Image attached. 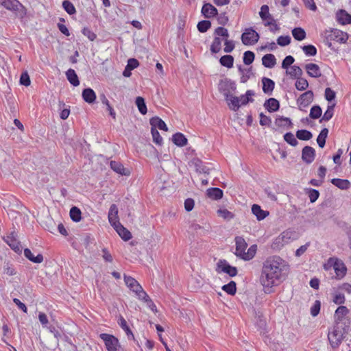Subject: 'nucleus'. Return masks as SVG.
Returning <instances> with one entry per match:
<instances>
[{"mask_svg": "<svg viewBox=\"0 0 351 351\" xmlns=\"http://www.w3.org/2000/svg\"><path fill=\"white\" fill-rule=\"evenodd\" d=\"M289 270V266L280 256H273L265 261L262 269L260 282L266 293L272 292V287L283 281Z\"/></svg>", "mask_w": 351, "mask_h": 351, "instance_id": "nucleus-1", "label": "nucleus"}, {"mask_svg": "<svg viewBox=\"0 0 351 351\" xmlns=\"http://www.w3.org/2000/svg\"><path fill=\"white\" fill-rule=\"evenodd\" d=\"M348 38V34L337 29H333L326 32L324 39L325 44L330 49H333L332 41H336L340 43H346Z\"/></svg>", "mask_w": 351, "mask_h": 351, "instance_id": "nucleus-2", "label": "nucleus"}, {"mask_svg": "<svg viewBox=\"0 0 351 351\" xmlns=\"http://www.w3.org/2000/svg\"><path fill=\"white\" fill-rule=\"evenodd\" d=\"M218 88L220 93H223L226 101L229 100L230 95L237 89V84L234 81L229 78L220 80Z\"/></svg>", "mask_w": 351, "mask_h": 351, "instance_id": "nucleus-3", "label": "nucleus"}, {"mask_svg": "<svg viewBox=\"0 0 351 351\" xmlns=\"http://www.w3.org/2000/svg\"><path fill=\"white\" fill-rule=\"evenodd\" d=\"M349 313L348 308L345 306H339L335 311L334 315L335 323L337 325L343 324L344 325L342 330L344 332L348 330L350 322L348 319H346L345 317Z\"/></svg>", "mask_w": 351, "mask_h": 351, "instance_id": "nucleus-4", "label": "nucleus"}, {"mask_svg": "<svg viewBox=\"0 0 351 351\" xmlns=\"http://www.w3.org/2000/svg\"><path fill=\"white\" fill-rule=\"evenodd\" d=\"M0 4L8 10L16 12L19 18H23L26 14L24 7L17 0H0Z\"/></svg>", "mask_w": 351, "mask_h": 351, "instance_id": "nucleus-5", "label": "nucleus"}, {"mask_svg": "<svg viewBox=\"0 0 351 351\" xmlns=\"http://www.w3.org/2000/svg\"><path fill=\"white\" fill-rule=\"evenodd\" d=\"M348 332L339 329V325L335 324L333 330L328 335V339L332 348H337L343 339V334Z\"/></svg>", "mask_w": 351, "mask_h": 351, "instance_id": "nucleus-6", "label": "nucleus"}, {"mask_svg": "<svg viewBox=\"0 0 351 351\" xmlns=\"http://www.w3.org/2000/svg\"><path fill=\"white\" fill-rule=\"evenodd\" d=\"M99 337L105 343L108 351H118L121 348L119 339L112 335L101 333Z\"/></svg>", "mask_w": 351, "mask_h": 351, "instance_id": "nucleus-7", "label": "nucleus"}, {"mask_svg": "<svg viewBox=\"0 0 351 351\" xmlns=\"http://www.w3.org/2000/svg\"><path fill=\"white\" fill-rule=\"evenodd\" d=\"M215 271L218 274L225 273L230 277H234L237 274V269L236 267L230 265L225 259H220L217 263Z\"/></svg>", "mask_w": 351, "mask_h": 351, "instance_id": "nucleus-8", "label": "nucleus"}, {"mask_svg": "<svg viewBox=\"0 0 351 351\" xmlns=\"http://www.w3.org/2000/svg\"><path fill=\"white\" fill-rule=\"evenodd\" d=\"M328 264L333 267L337 278H342L346 274L347 268L343 261L337 258L331 257L328 260Z\"/></svg>", "mask_w": 351, "mask_h": 351, "instance_id": "nucleus-9", "label": "nucleus"}, {"mask_svg": "<svg viewBox=\"0 0 351 351\" xmlns=\"http://www.w3.org/2000/svg\"><path fill=\"white\" fill-rule=\"evenodd\" d=\"M259 34L252 28L246 29L241 35V40L245 45L256 44L259 40Z\"/></svg>", "mask_w": 351, "mask_h": 351, "instance_id": "nucleus-10", "label": "nucleus"}, {"mask_svg": "<svg viewBox=\"0 0 351 351\" xmlns=\"http://www.w3.org/2000/svg\"><path fill=\"white\" fill-rule=\"evenodd\" d=\"M5 241L16 253H21L22 252V247L20 242L16 239V234L15 232H12L7 236L6 239H5Z\"/></svg>", "mask_w": 351, "mask_h": 351, "instance_id": "nucleus-11", "label": "nucleus"}, {"mask_svg": "<svg viewBox=\"0 0 351 351\" xmlns=\"http://www.w3.org/2000/svg\"><path fill=\"white\" fill-rule=\"evenodd\" d=\"M314 94L312 90H307L302 93L297 99V104L300 106L307 107L313 101Z\"/></svg>", "mask_w": 351, "mask_h": 351, "instance_id": "nucleus-12", "label": "nucleus"}, {"mask_svg": "<svg viewBox=\"0 0 351 351\" xmlns=\"http://www.w3.org/2000/svg\"><path fill=\"white\" fill-rule=\"evenodd\" d=\"M315 156V150L311 146H305L302 150V159L306 164L313 162Z\"/></svg>", "mask_w": 351, "mask_h": 351, "instance_id": "nucleus-13", "label": "nucleus"}, {"mask_svg": "<svg viewBox=\"0 0 351 351\" xmlns=\"http://www.w3.org/2000/svg\"><path fill=\"white\" fill-rule=\"evenodd\" d=\"M234 240L236 243V252L234 254L237 257L241 258L243 253L245 252L247 244L241 237H236Z\"/></svg>", "mask_w": 351, "mask_h": 351, "instance_id": "nucleus-14", "label": "nucleus"}, {"mask_svg": "<svg viewBox=\"0 0 351 351\" xmlns=\"http://www.w3.org/2000/svg\"><path fill=\"white\" fill-rule=\"evenodd\" d=\"M202 14L205 18L210 19L218 15L217 9L209 3H205L202 8Z\"/></svg>", "mask_w": 351, "mask_h": 351, "instance_id": "nucleus-15", "label": "nucleus"}, {"mask_svg": "<svg viewBox=\"0 0 351 351\" xmlns=\"http://www.w3.org/2000/svg\"><path fill=\"white\" fill-rule=\"evenodd\" d=\"M289 234V233L286 232H283L282 234H280L273 242L272 247L274 249H280L284 246V245L289 243L290 239Z\"/></svg>", "mask_w": 351, "mask_h": 351, "instance_id": "nucleus-16", "label": "nucleus"}, {"mask_svg": "<svg viewBox=\"0 0 351 351\" xmlns=\"http://www.w3.org/2000/svg\"><path fill=\"white\" fill-rule=\"evenodd\" d=\"M192 165L195 167V171L199 173L208 175L210 169L204 164V162L198 158H195L191 160Z\"/></svg>", "mask_w": 351, "mask_h": 351, "instance_id": "nucleus-17", "label": "nucleus"}, {"mask_svg": "<svg viewBox=\"0 0 351 351\" xmlns=\"http://www.w3.org/2000/svg\"><path fill=\"white\" fill-rule=\"evenodd\" d=\"M336 19L339 23L345 25L351 24V14L345 10L341 9L336 13Z\"/></svg>", "mask_w": 351, "mask_h": 351, "instance_id": "nucleus-18", "label": "nucleus"}, {"mask_svg": "<svg viewBox=\"0 0 351 351\" xmlns=\"http://www.w3.org/2000/svg\"><path fill=\"white\" fill-rule=\"evenodd\" d=\"M308 75L312 77L317 78L322 75L319 66L315 63H308L305 65Z\"/></svg>", "mask_w": 351, "mask_h": 351, "instance_id": "nucleus-19", "label": "nucleus"}, {"mask_svg": "<svg viewBox=\"0 0 351 351\" xmlns=\"http://www.w3.org/2000/svg\"><path fill=\"white\" fill-rule=\"evenodd\" d=\"M110 165L111 169L119 174L122 176H129L130 174V171L128 169L125 168L119 162L112 160Z\"/></svg>", "mask_w": 351, "mask_h": 351, "instance_id": "nucleus-20", "label": "nucleus"}, {"mask_svg": "<svg viewBox=\"0 0 351 351\" xmlns=\"http://www.w3.org/2000/svg\"><path fill=\"white\" fill-rule=\"evenodd\" d=\"M108 220L112 227L119 223L118 218V208L115 204H112L108 212Z\"/></svg>", "mask_w": 351, "mask_h": 351, "instance_id": "nucleus-21", "label": "nucleus"}, {"mask_svg": "<svg viewBox=\"0 0 351 351\" xmlns=\"http://www.w3.org/2000/svg\"><path fill=\"white\" fill-rule=\"evenodd\" d=\"M149 123L152 126V129H156L158 128L160 130L167 131L168 128L165 123L164 121H162L160 118L158 117H154L149 119Z\"/></svg>", "mask_w": 351, "mask_h": 351, "instance_id": "nucleus-22", "label": "nucleus"}, {"mask_svg": "<svg viewBox=\"0 0 351 351\" xmlns=\"http://www.w3.org/2000/svg\"><path fill=\"white\" fill-rule=\"evenodd\" d=\"M237 67L239 73L241 75L240 82L241 83L247 82V80L250 79L251 76L253 75L252 66L250 68H243L241 65H238Z\"/></svg>", "mask_w": 351, "mask_h": 351, "instance_id": "nucleus-23", "label": "nucleus"}, {"mask_svg": "<svg viewBox=\"0 0 351 351\" xmlns=\"http://www.w3.org/2000/svg\"><path fill=\"white\" fill-rule=\"evenodd\" d=\"M121 239L124 241H129L132 238L131 232L123 227L120 223L113 227Z\"/></svg>", "mask_w": 351, "mask_h": 351, "instance_id": "nucleus-24", "label": "nucleus"}, {"mask_svg": "<svg viewBox=\"0 0 351 351\" xmlns=\"http://www.w3.org/2000/svg\"><path fill=\"white\" fill-rule=\"evenodd\" d=\"M263 106L269 112H276L280 108V103L275 98L267 99Z\"/></svg>", "mask_w": 351, "mask_h": 351, "instance_id": "nucleus-25", "label": "nucleus"}, {"mask_svg": "<svg viewBox=\"0 0 351 351\" xmlns=\"http://www.w3.org/2000/svg\"><path fill=\"white\" fill-rule=\"evenodd\" d=\"M263 91L267 95H271L274 89V82L266 77L262 78Z\"/></svg>", "mask_w": 351, "mask_h": 351, "instance_id": "nucleus-26", "label": "nucleus"}, {"mask_svg": "<svg viewBox=\"0 0 351 351\" xmlns=\"http://www.w3.org/2000/svg\"><path fill=\"white\" fill-rule=\"evenodd\" d=\"M275 124L278 128H283L286 129H290L293 127V123L291 120L288 117L283 116H279L276 119Z\"/></svg>", "mask_w": 351, "mask_h": 351, "instance_id": "nucleus-27", "label": "nucleus"}, {"mask_svg": "<svg viewBox=\"0 0 351 351\" xmlns=\"http://www.w3.org/2000/svg\"><path fill=\"white\" fill-rule=\"evenodd\" d=\"M223 192L221 189L217 187H212L206 190V195L213 199L219 200L223 197Z\"/></svg>", "mask_w": 351, "mask_h": 351, "instance_id": "nucleus-28", "label": "nucleus"}, {"mask_svg": "<svg viewBox=\"0 0 351 351\" xmlns=\"http://www.w3.org/2000/svg\"><path fill=\"white\" fill-rule=\"evenodd\" d=\"M124 281L126 285L134 292L138 291L139 289H141V285L136 280L131 276L124 275Z\"/></svg>", "mask_w": 351, "mask_h": 351, "instance_id": "nucleus-29", "label": "nucleus"}, {"mask_svg": "<svg viewBox=\"0 0 351 351\" xmlns=\"http://www.w3.org/2000/svg\"><path fill=\"white\" fill-rule=\"evenodd\" d=\"M82 96L83 99L88 104H93L96 99V94L90 88H84L82 91Z\"/></svg>", "mask_w": 351, "mask_h": 351, "instance_id": "nucleus-30", "label": "nucleus"}, {"mask_svg": "<svg viewBox=\"0 0 351 351\" xmlns=\"http://www.w3.org/2000/svg\"><path fill=\"white\" fill-rule=\"evenodd\" d=\"M252 212L256 217L258 221L264 219L268 215L269 212L261 209L258 204H253L252 206Z\"/></svg>", "mask_w": 351, "mask_h": 351, "instance_id": "nucleus-31", "label": "nucleus"}, {"mask_svg": "<svg viewBox=\"0 0 351 351\" xmlns=\"http://www.w3.org/2000/svg\"><path fill=\"white\" fill-rule=\"evenodd\" d=\"M173 143L178 147H184L187 144V138L180 132L174 134L172 136Z\"/></svg>", "mask_w": 351, "mask_h": 351, "instance_id": "nucleus-32", "label": "nucleus"}, {"mask_svg": "<svg viewBox=\"0 0 351 351\" xmlns=\"http://www.w3.org/2000/svg\"><path fill=\"white\" fill-rule=\"evenodd\" d=\"M276 60L274 55L268 53L262 58V64L265 67L272 68L275 66Z\"/></svg>", "mask_w": 351, "mask_h": 351, "instance_id": "nucleus-33", "label": "nucleus"}, {"mask_svg": "<svg viewBox=\"0 0 351 351\" xmlns=\"http://www.w3.org/2000/svg\"><path fill=\"white\" fill-rule=\"evenodd\" d=\"M24 255L28 260L34 263H41L43 261V256L41 254H38L36 256H34L31 250L28 248L24 250Z\"/></svg>", "mask_w": 351, "mask_h": 351, "instance_id": "nucleus-34", "label": "nucleus"}, {"mask_svg": "<svg viewBox=\"0 0 351 351\" xmlns=\"http://www.w3.org/2000/svg\"><path fill=\"white\" fill-rule=\"evenodd\" d=\"M66 76L68 81L74 86L80 84V80L75 70L69 69L66 71Z\"/></svg>", "mask_w": 351, "mask_h": 351, "instance_id": "nucleus-35", "label": "nucleus"}, {"mask_svg": "<svg viewBox=\"0 0 351 351\" xmlns=\"http://www.w3.org/2000/svg\"><path fill=\"white\" fill-rule=\"evenodd\" d=\"M331 183L342 190H346L349 189L350 186V183L348 180H343L339 178L332 179Z\"/></svg>", "mask_w": 351, "mask_h": 351, "instance_id": "nucleus-36", "label": "nucleus"}, {"mask_svg": "<svg viewBox=\"0 0 351 351\" xmlns=\"http://www.w3.org/2000/svg\"><path fill=\"white\" fill-rule=\"evenodd\" d=\"M293 38L298 41L303 40L306 38V34L305 30L302 27H295L291 31Z\"/></svg>", "mask_w": 351, "mask_h": 351, "instance_id": "nucleus-37", "label": "nucleus"}, {"mask_svg": "<svg viewBox=\"0 0 351 351\" xmlns=\"http://www.w3.org/2000/svg\"><path fill=\"white\" fill-rule=\"evenodd\" d=\"M219 62L223 66L230 69L233 66L234 58L231 55H224L220 58Z\"/></svg>", "mask_w": 351, "mask_h": 351, "instance_id": "nucleus-38", "label": "nucleus"}, {"mask_svg": "<svg viewBox=\"0 0 351 351\" xmlns=\"http://www.w3.org/2000/svg\"><path fill=\"white\" fill-rule=\"evenodd\" d=\"M286 73L287 75H289L292 78L295 79L302 77L303 74V71L301 69V68L296 65L291 66L290 70H287Z\"/></svg>", "mask_w": 351, "mask_h": 351, "instance_id": "nucleus-39", "label": "nucleus"}, {"mask_svg": "<svg viewBox=\"0 0 351 351\" xmlns=\"http://www.w3.org/2000/svg\"><path fill=\"white\" fill-rule=\"evenodd\" d=\"M228 101V105L230 108L234 111H237L240 108L239 104V97L233 96L232 94L230 95L229 100Z\"/></svg>", "mask_w": 351, "mask_h": 351, "instance_id": "nucleus-40", "label": "nucleus"}, {"mask_svg": "<svg viewBox=\"0 0 351 351\" xmlns=\"http://www.w3.org/2000/svg\"><path fill=\"white\" fill-rule=\"evenodd\" d=\"M328 134V130L326 128H323L317 138V143L321 148H323L325 146Z\"/></svg>", "mask_w": 351, "mask_h": 351, "instance_id": "nucleus-41", "label": "nucleus"}, {"mask_svg": "<svg viewBox=\"0 0 351 351\" xmlns=\"http://www.w3.org/2000/svg\"><path fill=\"white\" fill-rule=\"evenodd\" d=\"M254 95L253 90H248L246 91L245 95H241L239 97V103L241 102V105H246L249 102H252L254 99L251 97Z\"/></svg>", "mask_w": 351, "mask_h": 351, "instance_id": "nucleus-42", "label": "nucleus"}, {"mask_svg": "<svg viewBox=\"0 0 351 351\" xmlns=\"http://www.w3.org/2000/svg\"><path fill=\"white\" fill-rule=\"evenodd\" d=\"M256 245H252L250 247L247 252L243 253L241 259L244 261H250L254 258L256 252Z\"/></svg>", "mask_w": 351, "mask_h": 351, "instance_id": "nucleus-43", "label": "nucleus"}, {"mask_svg": "<svg viewBox=\"0 0 351 351\" xmlns=\"http://www.w3.org/2000/svg\"><path fill=\"white\" fill-rule=\"evenodd\" d=\"M222 290L230 295H235L237 292V285L234 281H230L229 283L222 287Z\"/></svg>", "mask_w": 351, "mask_h": 351, "instance_id": "nucleus-44", "label": "nucleus"}, {"mask_svg": "<svg viewBox=\"0 0 351 351\" xmlns=\"http://www.w3.org/2000/svg\"><path fill=\"white\" fill-rule=\"evenodd\" d=\"M296 137L302 141H308L313 137V134L307 130H299L296 132Z\"/></svg>", "mask_w": 351, "mask_h": 351, "instance_id": "nucleus-45", "label": "nucleus"}, {"mask_svg": "<svg viewBox=\"0 0 351 351\" xmlns=\"http://www.w3.org/2000/svg\"><path fill=\"white\" fill-rule=\"evenodd\" d=\"M335 107V103L331 105L328 106L326 111L324 112L322 118L319 120L320 123L322 121H328L329 120H330L332 119L333 114H334Z\"/></svg>", "mask_w": 351, "mask_h": 351, "instance_id": "nucleus-46", "label": "nucleus"}, {"mask_svg": "<svg viewBox=\"0 0 351 351\" xmlns=\"http://www.w3.org/2000/svg\"><path fill=\"white\" fill-rule=\"evenodd\" d=\"M135 104L138 107L139 112L142 114H145L147 112V106L145 99L142 97H137L136 98Z\"/></svg>", "mask_w": 351, "mask_h": 351, "instance_id": "nucleus-47", "label": "nucleus"}, {"mask_svg": "<svg viewBox=\"0 0 351 351\" xmlns=\"http://www.w3.org/2000/svg\"><path fill=\"white\" fill-rule=\"evenodd\" d=\"M71 219L75 222H79L82 217V212L80 208L76 206H73L70 210Z\"/></svg>", "mask_w": 351, "mask_h": 351, "instance_id": "nucleus-48", "label": "nucleus"}, {"mask_svg": "<svg viewBox=\"0 0 351 351\" xmlns=\"http://www.w3.org/2000/svg\"><path fill=\"white\" fill-rule=\"evenodd\" d=\"M296 80L295 86L297 90L302 91L305 90L308 87V82L306 79L300 77Z\"/></svg>", "mask_w": 351, "mask_h": 351, "instance_id": "nucleus-49", "label": "nucleus"}, {"mask_svg": "<svg viewBox=\"0 0 351 351\" xmlns=\"http://www.w3.org/2000/svg\"><path fill=\"white\" fill-rule=\"evenodd\" d=\"M322 113V110L319 105H315L312 106L310 110L309 117L311 119H319Z\"/></svg>", "mask_w": 351, "mask_h": 351, "instance_id": "nucleus-50", "label": "nucleus"}, {"mask_svg": "<svg viewBox=\"0 0 351 351\" xmlns=\"http://www.w3.org/2000/svg\"><path fill=\"white\" fill-rule=\"evenodd\" d=\"M221 48V41L219 37L215 36L213 43L210 45V51L213 53H217L220 51Z\"/></svg>", "mask_w": 351, "mask_h": 351, "instance_id": "nucleus-51", "label": "nucleus"}, {"mask_svg": "<svg viewBox=\"0 0 351 351\" xmlns=\"http://www.w3.org/2000/svg\"><path fill=\"white\" fill-rule=\"evenodd\" d=\"M119 324H120V326L121 327V328L123 330H124V331L125 332L128 339H131V338L134 339L132 332L131 331L130 328H129V326L127 324V322L122 317L120 318Z\"/></svg>", "mask_w": 351, "mask_h": 351, "instance_id": "nucleus-52", "label": "nucleus"}, {"mask_svg": "<svg viewBox=\"0 0 351 351\" xmlns=\"http://www.w3.org/2000/svg\"><path fill=\"white\" fill-rule=\"evenodd\" d=\"M255 58V54L253 51H246L243 53V61L246 65L251 64Z\"/></svg>", "mask_w": 351, "mask_h": 351, "instance_id": "nucleus-53", "label": "nucleus"}, {"mask_svg": "<svg viewBox=\"0 0 351 351\" xmlns=\"http://www.w3.org/2000/svg\"><path fill=\"white\" fill-rule=\"evenodd\" d=\"M62 7L64 10L69 14L72 15L75 14L76 10L73 4L69 0H64L62 2Z\"/></svg>", "mask_w": 351, "mask_h": 351, "instance_id": "nucleus-54", "label": "nucleus"}, {"mask_svg": "<svg viewBox=\"0 0 351 351\" xmlns=\"http://www.w3.org/2000/svg\"><path fill=\"white\" fill-rule=\"evenodd\" d=\"M211 27V23L208 20H203L197 23V27L199 32L204 33Z\"/></svg>", "mask_w": 351, "mask_h": 351, "instance_id": "nucleus-55", "label": "nucleus"}, {"mask_svg": "<svg viewBox=\"0 0 351 351\" xmlns=\"http://www.w3.org/2000/svg\"><path fill=\"white\" fill-rule=\"evenodd\" d=\"M260 17L263 20L267 19H272L273 17L269 12V7L267 5H263L261 8V11L259 12Z\"/></svg>", "mask_w": 351, "mask_h": 351, "instance_id": "nucleus-56", "label": "nucleus"}, {"mask_svg": "<svg viewBox=\"0 0 351 351\" xmlns=\"http://www.w3.org/2000/svg\"><path fill=\"white\" fill-rule=\"evenodd\" d=\"M302 49L306 56H315L317 54V49L313 45H304Z\"/></svg>", "mask_w": 351, "mask_h": 351, "instance_id": "nucleus-57", "label": "nucleus"}, {"mask_svg": "<svg viewBox=\"0 0 351 351\" xmlns=\"http://www.w3.org/2000/svg\"><path fill=\"white\" fill-rule=\"evenodd\" d=\"M284 139L287 143H289L291 146L295 147L298 144L297 139L295 138L294 135L291 132H287L284 135Z\"/></svg>", "mask_w": 351, "mask_h": 351, "instance_id": "nucleus-58", "label": "nucleus"}, {"mask_svg": "<svg viewBox=\"0 0 351 351\" xmlns=\"http://www.w3.org/2000/svg\"><path fill=\"white\" fill-rule=\"evenodd\" d=\"M151 133L153 141L158 145H162L163 140L159 132L156 129L151 128Z\"/></svg>", "mask_w": 351, "mask_h": 351, "instance_id": "nucleus-59", "label": "nucleus"}, {"mask_svg": "<svg viewBox=\"0 0 351 351\" xmlns=\"http://www.w3.org/2000/svg\"><path fill=\"white\" fill-rule=\"evenodd\" d=\"M291 40L289 36H280L277 39V44L281 47H285L291 43Z\"/></svg>", "mask_w": 351, "mask_h": 351, "instance_id": "nucleus-60", "label": "nucleus"}, {"mask_svg": "<svg viewBox=\"0 0 351 351\" xmlns=\"http://www.w3.org/2000/svg\"><path fill=\"white\" fill-rule=\"evenodd\" d=\"M215 34L217 36H222L224 38V39H228L229 37V33L227 29L223 27H218L215 30Z\"/></svg>", "mask_w": 351, "mask_h": 351, "instance_id": "nucleus-61", "label": "nucleus"}, {"mask_svg": "<svg viewBox=\"0 0 351 351\" xmlns=\"http://www.w3.org/2000/svg\"><path fill=\"white\" fill-rule=\"evenodd\" d=\"M217 214L224 219L230 220L234 217V215L227 209H219Z\"/></svg>", "mask_w": 351, "mask_h": 351, "instance_id": "nucleus-62", "label": "nucleus"}, {"mask_svg": "<svg viewBox=\"0 0 351 351\" xmlns=\"http://www.w3.org/2000/svg\"><path fill=\"white\" fill-rule=\"evenodd\" d=\"M295 59L291 56H287L282 62V68L288 70L289 67L294 62Z\"/></svg>", "mask_w": 351, "mask_h": 351, "instance_id": "nucleus-63", "label": "nucleus"}, {"mask_svg": "<svg viewBox=\"0 0 351 351\" xmlns=\"http://www.w3.org/2000/svg\"><path fill=\"white\" fill-rule=\"evenodd\" d=\"M3 272L8 276H14L16 274L13 265L9 263H5L3 266Z\"/></svg>", "mask_w": 351, "mask_h": 351, "instance_id": "nucleus-64", "label": "nucleus"}]
</instances>
